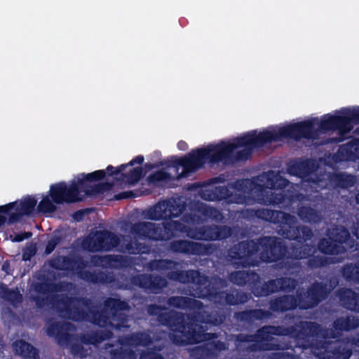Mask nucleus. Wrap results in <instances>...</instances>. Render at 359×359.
<instances>
[{"mask_svg":"<svg viewBox=\"0 0 359 359\" xmlns=\"http://www.w3.org/2000/svg\"><path fill=\"white\" fill-rule=\"evenodd\" d=\"M105 339L104 334L97 331L90 332V333L83 334L80 337L81 341L86 345H96L100 344Z\"/></svg>","mask_w":359,"mask_h":359,"instance_id":"obj_47","label":"nucleus"},{"mask_svg":"<svg viewBox=\"0 0 359 359\" xmlns=\"http://www.w3.org/2000/svg\"><path fill=\"white\" fill-rule=\"evenodd\" d=\"M269 310L262 309H249L234 313V318L238 323L252 325L256 321H262L270 318L273 312L285 313L299 309L297 295L284 294L271 299L269 302Z\"/></svg>","mask_w":359,"mask_h":359,"instance_id":"obj_7","label":"nucleus"},{"mask_svg":"<svg viewBox=\"0 0 359 359\" xmlns=\"http://www.w3.org/2000/svg\"><path fill=\"white\" fill-rule=\"evenodd\" d=\"M142 244L137 240L134 241L130 236H124L122 238L121 251L130 255H137L142 252Z\"/></svg>","mask_w":359,"mask_h":359,"instance_id":"obj_39","label":"nucleus"},{"mask_svg":"<svg viewBox=\"0 0 359 359\" xmlns=\"http://www.w3.org/2000/svg\"><path fill=\"white\" fill-rule=\"evenodd\" d=\"M37 203L36 199L31 196H27L24 200L18 202L16 206L13 209L15 212L9 215L8 224L11 225L17 223L24 215H30Z\"/></svg>","mask_w":359,"mask_h":359,"instance_id":"obj_21","label":"nucleus"},{"mask_svg":"<svg viewBox=\"0 0 359 359\" xmlns=\"http://www.w3.org/2000/svg\"><path fill=\"white\" fill-rule=\"evenodd\" d=\"M53 309L60 316L74 322H88L100 327L112 326V297L101 302H94L86 297H73L65 293L53 294L49 298Z\"/></svg>","mask_w":359,"mask_h":359,"instance_id":"obj_3","label":"nucleus"},{"mask_svg":"<svg viewBox=\"0 0 359 359\" xmlns=\"http://www.w3.org/2000/svg\"><path fill=\"white\" fill-rule=\"evenodd\" d=\"M330 182L335 187L349 189L354 186L355 183V177L346 172H339L334 174L331 177Z\"/></svg>","mask_w":359,"mask_h":359,"instance_id":"obj_37","label":"nucleus"},{"mask_svg":"<svg viewBox=\"0 0 359 359\" xmlns=\"http://www.w3.org/2000/svg\"><path fill=\"white\" fill-rule=\"evenodd\" d=\"M335 263L334 258L320 255H311L306 262L307 266L312 269L327 266Z\"/></svg>","mask_w":359,"mask_h":359,"instance_id":"obj_44","label":"nucleus"},{"mask_svg":"<svg viewBox=\"0 0 359 359\" xmlns=\"http://www.w3.org/2000/svg\"><path fill=\"white\" fill-rule=\"evenodd\" d=\"M55 340L60 346H67L74 340V335L62 330Z\"/></svg>","mask_w":359,"mask_h":359,"instance_id":"obj_55","label":"nucleus"},{"mask_svg":"<svg viewBox=\"0 0 359 359\" xmlns=\"http://www.w3.org/2000/svg\"><path fill=\"white\" fill-rule=\"evenodd\" d=\"M208 199L219 201L225 200L229 203H240L243 198L239 195H233L227 187L218 186L211 191Z\"/></svg>","mask_w":359,"mask_h":359,"instance_id":"obj_27","label":"nucleus"},{"mask_svg":"<svg viewBox=\"0 0 359 359\" xmlns=\"http://www.w3.org/2000/svg\"><path fill=\"white\" fill-rule=\"evenodd\" d=\"M278 292H291L294 291L297 285V280L294 278L280 277L276 278Z\"/></svg>","mask_w":359,"mask_h":359,"instance_id":"obj_46","label":"nucleus"},{"mask_svg":"<svg viewBox=\"0 0 359 359\" xmlns=\"http://www.w3.org/2000/svg\"><path fill=\"white\" fill-rule=\"evenodd\" d=\"M130 283L132 285L140 288L149 290L155 294L160 292L164 287L168 286V281L164 277L160 275L148 273L133 276L130 278Z\"/></svg>","mask_w":359,"mask_h":359,"instance_id":"obj_17","label":"nucleus"},{"mask_svg":"<svg viewBox=\"0 0 359 359\" xmlns=\"http://www.w3.org/2000/svg\"><path fill=\"white\" fill-rule=\"evenodd\" d=\"M236 341L238 343L255 342V334L240 333L236 336Z\"/></svg>","mask_w":359,"mask_h":359,"instance_id":"obj_64","label":"nucleus"},{"mask_svg":"<svg viewBox=\"0 0 359 359\" xmlns=\"http://www.w3.org/2000/svg\"><path fill=\"white\" fill-rule=\"evenodd\" d=\"M34 289L37 293L46 294L52 291V284L48 282H38L34 284Z\"/></svg>","mask_w":359,"mask_h":359,"instance_id":"obj_58","label":"nucleus"},{"mask_svg":"<svg viewBox=\"0 0 359 359\" xmlns=\"http://www.w3.org/2000/svg\"><path fill=\"white\" fill-rule=\"evenodd\" d=\"M114 359H137V354L130 348L114 349Z\"/></svg>","mask_w":359,"mask_h":359,"instance_id":"obj_54","label":"nucleus"},{"mask_svg":"<svg viewBox=\"0 0 359 359\" xmlns=\"http://www.w3.org/2000/svg\"><path fill=\"white\" fill-rule=\"evenodd\" d=\"M315 353L320 359H348L352 350L344 346H334L330 341H323L317 344Z\"/></svg>","mask_w":359,"mask_h":359,"instance_id":"obj_16","label":"nucleus"},{"mask_svg":"<svg viewBox=\"0 0 359 359\" xmlns=\"http://www.w3.org/2000/svg\"><path fill=\"white\" fill-rule=\"evenodd\" d=\"M140 359H165L160 353L154 351H142L140 355Z\"/></svg>","mask_w":359,"mask_h":359,"instance_id":"obj_61","label":"nucleus"},{"mask_svg":"<svg viewBox=\"0 0 359 359\" xmlns=\"http://www.w3.org/2000/svg\"><path fill=\"white\" fill-rule=\"evenodd\" d=\"M201 212L204 216L209 217L215 219H217L218 217L222 216L221 212L218 209L211 206H204L201 210Z\"/></svg>","mask_w":359,"mask_h":359,"instance_id":"obj_59","label":"nucleus"},{"mask_svg":"<svg viewBox=\"0 0 359 359\" xmlns=\"http://www.w3.org/2000/svg\"><path fill=\"white\" fill-rule=\"evenodd\" d=\"M326 283L314 281L306 291L298 290L297 295L299 303V309L308 310L317 306L325 300L330 293Z\"/></svg>","mask_w":359,"mask_h":359,"instance_id":"obj_9","label":"nucleus"},{"mask_svg":"<svg viewBox=\"0 0 359 359\" xmlns=\"http://www.w3.org/2000/svg\"><path fill=\"white\" fill-rule=\"evenodd\" d=\"M167 304L169 306L176 309H196V311L206 312L219 321L217 324H210L211 325H220L224 318V317L220 315L217 311L209 312L208 311H206L204 309L203 304L201 301L193 298L182 296H172L168 299ZM194 312H195V311Z\"/></svg>","mask_w":359,"mask_h":359,"instance_id":"obj_15","label":"nucleus"},{"mask_svg":"<svg viewBox=\"0 0 359 359\" xmlns=\"http://www.w3.org/2000/svg\"><path fill=\"white\" fill-rule=\"evenodd\" d=\"M173 226L171 224V221H167L162 224V226L160 225V236L161 239L158 241H168L171 239L175 236Z\"/></svg>","mask_w":359,"mask_h":359,"instance_id":"obj_49","label":"nucleus"},{"mask_svg":"<svg viewBox=\"0 0 359 359\" xmlns=\"http://www.w3.org/2000/svg\"><path fill=\"white\" fill-rule=\"evenodd\" d=\"M116 294L114 292V321L118 320L122 324L128 322V316L123 313H118L119 311H129L131 307L126 300H121Z\"/></svg>","mask_w":359,"mask_h":359,"instance_id":"obj_38","label":"nucleus"},{"mask_svg":"<svg viewBox=\"0 0 359 359\" xmlns=\"http://www.w3.org/2000/svg\"><path fill=\"white\" fill-rule=\"evenodd\" d=\"M331 237L334 241L342 245V244L346 243L350 240L351 235L348 229L343 226H339L332 229Z\"/></svg>","mask_w":359,"mask_h":359,"instance_id":"obj_45","label":"nucleus"},{"mask_svg":"<svg viewBox=\"0 0 359 359\" xmlns=\"http://www.w3.org/2000/svg\"><path fill=\"white\" fill-rule=\"evenodd\" d=\"M276 278L271 279L263 283L262 285L259 283L252 287V292L257 297H267L273 293L278 292V284Z\"/></svg>","mask_w":359,"mask_h":359,"instance_id":"obj_36","label":"nucleus"},{"mask_svg":"<svg viewBox=\"0 0 359 359\" xmlns=\"http://www.w3.org/2000/svg\"><path fill=\"white\" fill-rule=\"evenodd\" d=\"M180 263L177 261L168 259H155L148 262V269L151 271H157L161 273L173 271L177 269Z\"/></svg>","mask_w":359,"mask_h":359,"instance_id":"obj_35","label":"nucleus"},{"mask_svg":"<svg viewBox=\"0 0 359 359\" xmlns=\"http://www.w3.org/2000/svg\"><path fill=\"white\" fill-rule=\"evenodd\" d=\"M36 253V248L34 245H30L25 248L22 251V259L29 261Z\"/></svg>","mask_w":359,"mask_h":359,"instance_id":"obj_63","label":"nucleus"},{"mask_svg":"<svg viewBox=\"0 0 359 359\" xmlns=\"http://www.w3.org/2000/svg\"><path fill=\"white\" fill-rule=\"evenodd\" d=\"M341 114L346 133L351 132L354 125L359 124V106L353 109L343 108Z\"/></svg>","mask_w":359,"mask_h":359,"instance_id":"obj_33","label":"nucleus"},{"mask_svg":"<svg viewBox=\"0 0 359 359\" xmlns=\"http://www.w3.org/2000/svg\"><path fill=\"white\" fill-rule=\"evenodd\" d=\"M311 248L308 245L294 246L292 248L293 258L296 260L308 259L311 256Z\"/></svg>","mask_w":359,"mask_h":359,"instance_id":"obj_48","label":"nucleus"},{"mask_svg":"<svg viewBox=\"0 0 359 359\" xmlns=\"http://www.w3.org/2000/svg\"><path fill=\"white\" fill-rule=\"evenodd\" d=\"M226 291H217L212 289H207L205 292L201 294V297H206L215 299V302L225 305Z\"/></svg>","mask_w":359,"mask_h":359,"instance_id":"obj_50","label":"nucleus"},{"mask_svg":"<svg viewBox=\"0 0 359 359\" xmlns=\"http://www.w3.org/2000/svg\"><path fill=\"white\" fill-rule=\"evenodd\" d=\"M81 279L93 284L108 283H112V274L109 273L107 275L102 271L95 272L88 270L81 269L78 276Z\"/></svg>","mask_w":359,"mask_h":359,"instance_id":"obj_32","label":"nucleus"},{"mask_svg":"<svg viewBox=\"0 0 359 359\" xmlns=\"http://www.w3.org/2000/svg\"><path fill=\"white\" fill-rule=\"evenodd\" d=\"M299 124L302 131L294 137H285V138L293 139L299 141L303 138L308 140H316L320 133H325L330 130H338L341 134L346 133L344 125L341 114L331 115L327 114L322 117L320 121H317L318 128H316L315 121L307 120L298 123H291L288 126Z\"/></svg>","mask_w":359,"mask_h":359,"instance_id":"obj_8","label":"nucleus"},{"mask_svg":"<svg viewBox=\"0 0 359 359\" xmlns=\"http://www.w3.org/2000/svg\"><path fill=\"white\" fill-rule=\"evenodd\" d=\"M229 280L238 286L250 285L252 288L260 283V276L254 271H235L229 273Z\"/></svg>","mask_w":359,"mask_h":359,"instance_id":"obj_22","label":"nucleus"},{"mask_svg":"<svg viewBox=\"0 0 359 359\" xmlns=\"http://www.w3.org/2000/svg\"><path fill=\"white\" fill-rule=\"evenodd\" d=\"M82 247L91 252L112 250V231H97L89 234L83 241Z\"/></svg>","mask_w":359,"mask_h":359,"instance_id":"obj_14","label":"nucleus"},{"mask_svg":"<svg viewBox=\"0 0 359 359\" xmlns=\"http://www.w3.org/2000/svg\"><path fill=\"white\" fill-rule=\"evenodd\" d=\"M72 283L67 281H60L57 283L52 284V291L55 292H67L72 287Z\"/></svg>","mask_w":359,"mask_h":359,"instance_id":"obj_60","label":"nucleus"},{"mask_svg":"<svg viewBox=\"0 0 359 359\" xmlns=\"http://www.w3.org/2000/svg\"><path fill=\"white\" fill-rule=\"evenodd\" d=\"M48 264L54 270L79 276L80 271L87 266V262L79 255H57L49 259Z\"/></svg>","mask_w":359,"mask_h":359,"instance_id":"obj_12","label":"nucleus"},{"mask_svg":"<svg viewBox=\"0 0 359 359\" xmlns=\"http://www.w3.org/2000/svg\"><path fill=\"white\" fill-rule=\"evenodd\" d=\"M63 330L64 327L61 323L53 322L48 325L46 333L49 337H52L55 339Z\"/></svg>","mask_w":359,"mask_h":359,"instance_id":"obj_56","label":"nucleus"},{"mask_svg":"<svg viewBox=\"0 0 359 359\" xmlns=\"http://www.w3.org/2000/svg\"><path fill=\"white\" fill-rule=\"evenodd\" d=\"M189 238L197 241H222L231 237L233 229L226 225H203L189 228L186 231Z\"/></svg>","mask_w":359,"mask_h":359,"instance_id":"obj_10","label":"nucleus"},{"mask_svg":"<svg viewBox=\"0 0 359 359\" xmlns=\"http://www.w3.org/2000/svg\"><path fill=\"white\" fill-rule=\"evenodd\" d=\"M131 233L138 238L150 239L158 241L161 236L160 224H157L150 222H138L132 225L130 229Z\"/></svg>","mask_w":359,"mask_h":359,"instance_id":"obj_20","label":"nucleus"},{"mask_svg":"<svg viewBox=\"0 0 359 359\" xmlns=\"http://www.w3.org/2000/svg\"><path fill=\"white\" fill-rule=\"evenodd\" d=\"M341 273L346 281L359 283V264L347 263L341 268Z\"/></svg>","mask_w":359,"mask_h":359,"instance_id":"obj_41","label":"nucleus"},{"mask_svg":"<svg viewBox=\"0 0 359 359\" xmlns=\"http://www.w3.org/2000/svg\"><path fill=\"white\" fill-rule=\"evenodd\" d=\"M182 208L175 201L165 200L147 209L145 218L154 221L167 220L179 217Z\"/></svg>","mask_w":359,"mask_h":359,"instance_id":"obj_11","label":"nucleus"},{"mask_svg":"<svg viewBox=\"0 0 359 359\" xmlns=\"http://www.w3.org/2000/svg\"><path fill=\"white\" fill-rule=\"evenodd\" d=\"M118 175H121V182L128 185H134L137 183L143 176V168L137 167L131 168L128 172L121 171Z\"/></svg>","mask_w":359,"mask_h":359,"instance_id":"obj_40","label":"nucleus"},{"mask_svg":"<svg viewBox=\"0 0 359 359\" xmlns=\"http://www.w3.org/2000/svg\"><path fill=\"white\" fill-rule=\"evenodd\" d=\"M337 295L344 308L359 313V293L351 288L343 287L337 291Z\"/></svg>","mask_w":359,"mask_h":359,"instance_id":"obj_24","label":"nucleus"},{"mask_svg":"<svg viewBox=\"0 0 359 359\" xmlns=\"http://www.w3.org/2000/svg\"><path fill=\"white\" fill-rule=\"evenodd\" d=\"M3 293V297L12 304L20 302L22 300V296L18 290L6 287Z\"/></svg>","mask_w":359,"mask_h":359,"instance_id":"obj_53","label":"nucleus"},{"mask_svg":"<svg viewBox=\"0 0 359 359\" xmlns=\"http://www.w3.org/2000/svg\"><path fill=\"white\" fill-rule=\"evenodd\" d=\"M15 353L25 359H39V351L31 344L20 339L13 343Z\"/></svg>","mask_w":359,"mask_h":359,"instance_id":"obj_30","label":"nucleus"},{"mask_svg":"<svg viewBox=\"0 0 359 359\" xmlns=\"http://www.w3.org/2000/svg\"><path fill=\"white\" fill-rule=\"evenodd\" d=\"M302 129L300 125L297 124L283 126L278 130H264L258 134L252 131L235 138L232 142L221 141L218 144H210L206 147L192 149L181 158L171 156L166 165L177 170L182 167L183 170L177 177H186L202 168L207 161L215 165L246 161L251 157L253 149L278 142L285 137H295Z\"/></svg>","mask_w":359,"mask_h":359,"instance_id":"obj_1","label":"nucleus"},{"mask_svg":"<svg viewBox=\"0 0 359 359\" xmlns=\"http://www.w3.org/2000/svg\"><path fill=\"white\" fill-rule=\"evenodd\" d=\"M336 158L339 161H355L359 159V140H351L340 145Z\"/></svg>","mask_w":359,"mask_h":359,"instance_id":"obj_25","label":"nucleus"},{"mask_svg":"<svg viewBox=\"0 0 359 359\" xmlns=\"http://www.w3.org/2000/svg\"><path fill=\"white\" fill-rule=\"evenodd\" d=\"M259 251L262 262L271 263L283 259L286 256L287 248L277 237L262 236L256 240L239 241L227 250L226 258L236 268H245L255 266L250 262V258Z\"/></svg>","mask_w":359,"mask_h":359,"instance_id":"obj_5","label":"nucleus"},{"mask_svg":"<svg viewBox=\"0 0 359 359\" xmlns=\"http://www.w3.org/2000/svg\"><path fill=\"white\" fill-rule=\"evenodd\" d=\"M199 276V272L196 270H176L167 273L166 277L170 280L181 283H194Z\"/></svg>","mask_w":359,"mask_h":359,"instance_id":"obj_29","label":"nucleus"},{"mask_svg":"<svg viewBox=\"0 0 359 359\" xmlns=\"http://www.w3.org/2000/svg\"><path fill=\"white\" fill-rule=\"evenodd\" d=\"M170 179V174L164 170H158L151 174L147 180L151 184H156L158 182H164Z\"/></svg>","mask_w":359,"mask_h":359,"instance_id":"obj_52","label":"nucleus"},{"mask_svg":"<svg viewBox=\"0 0 359 359\" xmlns=\"http://www.w3.org/2000/svg\"><path fill=\"white\" fill-rule=\"evenodd\" d=\"M359 327V318L354 316L337 318L333 323V327L339 332H348Z\"/></svg>","mask_w":359,"mask_h":359,"instance_id":"obj_34","label":"nucleus"},{"mask_svg":"<svg viewBox=\"0 0 359 359\" xmlns=\"http://www.w3.org/2000/svg\"><path fill=\"white\" fill-rule=\"evenodd\" d=\"M297 214L302 221L309 224H319L323 219L321 212L309 205L299 206Z\"/></svg>","mask_w":359,"mask_h":359,"instance_id":"obj_28","label":"nucleus"},{"mask_svg":"<svg viewBox=\"0 0 359 359\" xmlns=\"http://www.w3.org/2000/svg\"><path fill=\"white\" fill-rule=\"evenodd\" d=\"M290 184V182L288 180L280 176L276 175V182L271 183V186L273 189H277L282 190L285 188H286Z\"/></svg>","mask_w":359,"mask_h":359,"instance_id":"obj_62","label":"nucleus"},{"mask_svg":"<svg viewBox=\"0 0 359 359\" xmlns=\"http://www.w3.org/2000/svg\"><path fill=\"white\" fill-rule=\"evenodd\" d=\"M287 333L284 325H264L255 334V342L260 343V349L263 351L280 350V344L271 342L273 336H286Z\"/></svg>","mask_w":359,"mask_h":359,"instance_id":"obj_13","label":"nucleus"},{"mask_svg":"<svg viewBox=\"0 0 359 359\" xmlns=\"http://www.w3.org/2000/svg\"><path fill=\"white\" fill-rule=\"evenodd\" d=\"M143 162L144 156L139 155L132 159L128 164H122L120 166L114 167V187L116 185L115 180H118L117 176L121 171H123L128 165L133 166L135 163L141 165Z\"/></svg>","mask_w":359,"mask_h":359,"instance_id":"obj_51","label":"nucleus"},{"mask_svg":"<svg viewBox=\"0 0 359 359\" xmlns=\"http://www.w3.org/2000/svg\"><path fill=\"white\" fill-rule=\"evenodd\" d=\"M288 330L286 336L296 339H305L318 335L320 326L315 322L301 320L293 325L285 327Z\"/></svg>","mask_w":359,"mask_h":359,"instance_id":"obj_18","label":"nucleus"},{"mask_svg":"<svg viewBox=\"0 0 359 359\" xmlns=\"http://www.w3.org/2000/svg\"><path fill=\"white\" fill-rule=\"evenodd\" d=\"M225 298V305L237 306L246 303L249 300V295L246 292L238 290L233 292L226 291Z\"/></svg>","mask_w":359,"mask_h":359,"instance_id":"obj_42","label":"nucleus"},{"mask_svg":"<svg viewBox=\"0 0 359 359\" xmlns=\"http://www.w3.org/2000/svg\"><path fill=\"white\" fill-rule=\"evenodd\" d=\"M167 309L156 304L147 306L149 316L156 317L160 325L174 332H180L183 339L176 340L179 344H196L205 340V330L202 324H217L219 321L204 311H195L187 317L175 311L163 312Z\"/></svg>","mask_w":359,"mask_h":359,"instance_id":"obj_4","label":"nucleus"},{"mask_svg":"<svg viewBox=\"0 0 359 359\" xmlns=\"http://www.w3.org/2000/svg\"><path fill=\"white\" fill-rule=\"evenodd\" d=\"M294 197L292 195H287L283 191L276 193L273 191H266L262 198L263 203L266 205H278L280 208H285L291 204Z\"/></svg>","mask_w":359,"mask_h":359,"instance_id":"obj_26","label":"nucleus"},{"mask_svg":"<svg viewBox=\"0 0 359 359\" xmlns=\"http://www.w3.org/2000/svg\"><path fill=\"white\" fill-rule=\"evenodd\" d=\"M318 249L321 253L327 255H338L345 252L344 247L334 241L331 236L320 239Z\"/></svg>","mask_w":359,"mask_h":359,"instance_id":"obj_31","label":"nucleus"},{"mask_svg":"<svg viewBox=\"0 0 359 359\" xmlns=\"http://www.w3.org/2000/svg\"><path fill=\"white\" fill-rule=\"evenodd\" d=\"M288 173L293 176L304 177L311 173V168L307 161L294 162L287 168Z\"/></svg>","mask_w":359,"mask_h":359,"instance_id":"obj_43","label":"nucleus"},{"mask_svg":"<svg viewBox=\"0 0 359 359\" xmlns=\"http://www.w3.org/2000/svg\"><path fill=\"white\" fill-rule=\"evenodd\" d=\"M209 245L188 240H175L170 243L169 250L178 254L201 255L205 254Z\"/></svg>","mask_w":359,"mask_h":359,"instance_id":"obj_19","label":"nucleus"},{"mask_svg":"<svg viewBox=\"0 0 359 359\" xmlns=\"http://www.w3.org/2000/svg\"><path fill=\"white\" fill-rule=\"evenodd\" d=\"M153 342L154 339L149 331H138L124 336L121 344L132 347H149Z\"/></svg>","mask_w":359,"mask_h":359,"instance_id":"obj_23","label":"nucleus"},{"mask_svg":"<svg viewBox=\"0 0 359 359\" xmlns=\"http://www.w3.org/2000/svg\"><path fill=\"white\" fill-rule=\"evenodd\" d=\"M107 175L112 176V165H109L106 170H97L94 172L81 175L77 181H72L69 185L65 182L52 184L50 189V196L43 197L37 206L39 212L43 214L53 213L57 208L55 204L74 203L82 201L81 191L87 196L95 197L112 189V182H101Z\"/></svg>","mask_w":359,"mask_h":359,"instance_id":"obj_2","label":"nucleus"},{"mask_svg":"<svg viewBox=\"0 0 359 359\" xmlns=\"http://www.w3.org/2000/svg\"><path fill=\"white\" fill-rule=\"evenodd\" d=\"M62 242V237L60 236H53L49 239L46 243L44 253L45 255L51 254L56 247Z\"/></svg>","mask_w":359,"mask_h":359,"instance_id":"obj_57","label":"nucleus"},{"mask_svg":"<svg viewBox=\"0 0 359 359\" xmlns=\"http://www.w3.org/2000/svg\"><path fill=\"white\" fill-rule=\"evenodd\" d=\"M249 212L251 216L257 219L278 224L277 232L285 239L304 244L313 236L312 230L309 226L297 225L296 217L290 213L268 208L251 209Z\"/></svg>","mask_w":359,"mask_h":359,"instance_id":"obj_6","label":"nucleus"}]
</instances>
